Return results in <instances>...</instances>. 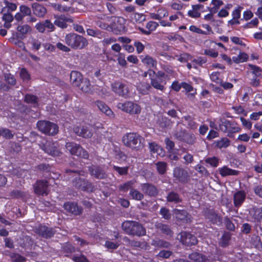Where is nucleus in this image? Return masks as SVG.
<instances>
[{"instance_id": "obj_1", "label": "nucleus", "mask_w": 262, "mask_h": 262, "mask_svg": "<svg viewBox=\"0 0 262 262\" xmlns=\"http://www.w3.org/2000/svg\"><path fill=\"white\" fill-rule=\"evenodd\" d=\"M65 43L73 49H82L88 45V40L83 36L75 33L67 34L64 37Z\"/></svg>"}, {"instance_id": "obj_2", "label": "nucleus", "mask_w": 262, "mask_h": 262, "mask_svg": "<svg viewBox=\"0 0 262 262\" xmlns=\"http://www.w3.org/2000/svg\"><path fill=\"white\" fill-rule=\"evenodd\" d=\"M38 129L42 133L54 136L58 133L59 127L57 124L47 120H39L36 123Z\"/></svg>"}, {"instance_id": "obj_3", "label": "nucleus", "mask_w": 262, "mask_h": 262, "mask_svg": "<svg viewBox=\"0 0 262 262\" xmlns=\"http://www.w3.org/2000/svg\"><path fill=\"white\" fill-rule=\"evenodd\" d=\"M66 148L72 155L84 159H89V152L78 144L73 142H69L66 143Z\"/></svg>"}, {"instance_id": "obj_4", "label": "nucleus", "mask_w": 262, "mask_h": 262, "mask_svg": "<svg viewBox=\"0 0 262 262\" xmlns=\"http://www.w3.org/2000/svg\"><path fill=\"white\" fill-rule=\"evenodd\" d=\"M35 232L39 236L46 239L53 237L56 233L55 228L40 224L35 229Z\"/></svg>"}, {"instance_id": "obj_5", "label": "nucleus", "mask_w": 262, "mask_h": 262, "mask_svg": "<svg viewBox=\"0 0 262 262\" xmlns=\"http://www.w3.org/2000/svg\"><path fill=\"white\" fill-rule=\"evenodd\" d=\"M34 193L37 195H47L49 193V182L46 180H37L33 185Z\"/></svg>"}, {"instance_id": "obj_6", "label": "nucleus", "mask_w": 262, "mask_h": 262, "mask_svg": "<svg viewBox=\"0 0 262 262\" xmlns=\"http://www.w3.org/2000/svg\"><path fill=\"white\" fill-rule=\"evenodd\" d=\"M111 88L113 92L119 96L127 98L129 96V90L127 86L118 81L114 82L111 84Z\"/></svg>"}, {"instance_id": "obj_7", "label": "nucleus", "mask_w": 262, "mask_h": 262, "mask_svg": "<svg viewBox=\"0 0 262 262\" xmlns=\"http://www.w3.org/2000/svg\"><path fill=\"white\" fill-rule=\"evenodd\" d=\"M125 24L126 19L123 17H119L110 25V28L115 34H120L126 30Z\"/></svg>"}, {"instance_id": "obj_8", "label": "nucleus", "mask_w": 262, "mask_h": 262, "mask_svg": "<svg viewBox=\"0 0 262 262\" xmlns=\"http://www.w3.org/2000/svg\"><path fill=\"white\" fill-rule=\"evenodd\" d=\"M57 143L53 141H46L41 146V149L48 154L53 156H59L61 154L57 147Z\"/></svg>"}, {"instance_id": "obj_9", "label": "nucleus", "mask_w": 262, "mask_h": 262, "mask_svg": "<svg viewBox=\"0 0 262 262\" xmlns=\"http://www.w3.org/2000/svg\"><path fill=\"white\" fill-rule=\"evenodd\" d=\"M16 32L12 31V36L10 39H24L28 33L31 31V28L28 25H18Z\"/></svg>"}, {"instance_id": "obj_10", "label": "nucleus", "mask_w": 262, "mask_h": 262, "mask_svg": "<svg viewBox=\"0 0 262 262\" xmlns=\"http://www.w3.org/2000/svg\"><path fill=\"white\" fill-rule=\"evenodd\" d=\"M174 137L177 139L183 141L189 144H193L195 142V136L185 130L178 131L174 134Z\"/></svg>"}, {"instance_id": "obj_11", "label": "nucleus", "mask_w": 262, "mask_h": 262, "mask_svg": "<svg viewBox=\"0 0 262 262\" xmlns=\"http://www.w3.org/2000/svg\"><path fill=\"white\" fill-rule=\"evenodd\" d=\"M64 209L75 215H79L83 212L82 207L78 206V203L75 202H66L63 206Z\"/></svg>"}, {"instance_id": "obj_12", "label": "nucleus", "mask_w": 262, "mask_h": 262, "mask_svg": "<svg viewBox=\"0 0 262 262\" xmlns=\"http://www.w3.org/2000/svg\"><path fill=\"white\" fill-rule=\"evenodd\" d=\"M90 174L98 179H103L107 177V174L103 168L99 166L92 165L88 167Z\"/></svg>"}, {"instance_id": "obj_13", "label": "nucleus", "mask_w": 262, "mask_h": 262, "mask_svg": "<svg viewBox=\"0 0 262 262\" xmlns=\"http://www.w3.org/2000/svg\"><path fill=\"white\" fill-rule=\"evenodd\" d=\"M74 132L79 136L84 138H90L93 133L88 125L75 126L74 128Z\"/></svg>"}, {"instance_id": "obj_14", "label": "nucleus", "mask_w": 262, "mask_h": 262, "mask_svg": "<svg viewBox=\"0 0 262 262\" xmlns=\"http://www.w3.org/2000/svg\"><path fill=\"white\" fill-rule=\"evenodd\" d=\"M73 22V19L69 15H60L56 17L54 24L56 26L64 29L67 28V23H71Z\"/></svg>"}, {"instance_id": "obj_15", "label": "nucleus", "mask_w": 262, "mask_h": 262, "mask_svg": "<svg viewBox=\"0 0 262 262\" xmlns=\"http://www.w3.org/2000/svg\"><path fill=\"white\" fill-rule=\"evenodd\" d=\"M31 8L25 5H21L19 7V11L14 15V18L19 22L22 21L26 16H31Z\"/></svg>"}, {"instance_id": "obj_16", "label": "nucleus", "mask_w": 262, "mask_h": 262, "mask_svg": "<svg viewBox=\"0 0 262 262\" xmlns=\"http://www.w3.org/2000/svg\"><path fill=\"white\" fill-rule=\"evenodd\" d=\"M173 174L174 178L179 181L183 182L187 181L189 177L187 171L180 167L174 168Z\"/></svg>"}, {"instance_id": "obj_17", "label": "nucleus", "mask_w": 262, "mask_h": 262, "mask_svg": "<svg viewBox=\"0 0 262 262\" xmlns=\"http://www.w3.org/2000/svg\"><path fill=\"white\" fill-rule=\"evenodd\" d=\"M181 242L186 245H195L197 243V239L194 235L187 233L182 232L180 234Z\"/></svg>"}, {"instance_id": "obj_18", "label": "nucleus", "mask_w": 262, "mask_h": 262, "mask_svg": "<svg viewBox=\"0 0 262 262\" xmlns=\"http://www.w3.org/2000/svg\"><path fill=\"white\" fill-rule=\"evenodd\" d=\"M33 14L37 17H43L47 13L46 8L38 3H34L31 5Z\"/></svg>"}, {"instance_id": "obj_19", "label": "nucleus", "mask_w": 262, "mask_h": 262, "mask_svg": "<svg viewBox=\"0 0 262 262\" xmlns=\"http://www.w3.org/2000/svg\"><path fill=\"white\" fill-rule=\"evenodd\" d=\"M6 10V8H2L1 13L3 14L2 19L5 21L4 27L9 29L11 27V23L15 18L10 12H8Z\"/></svg>"}, {"instance_id": "obj_20", "label": "nucleus", "mask_w": 262, "mask_h": 262, "mask_svg": "<svg viewBox=\"0 0 262 262\" xmlns=\"http://www.w3.org/2000/svg\"><path fill=\"white\" fill-rule=\"evenodd\" d=\"M66 173H70V172H73V173H76L78 174V176L77 177H75L73 180H72V185L73 186L76 188V189H79L80 188H81V186L82 185V183L84 182V178H82L80 177L81 174L80 173L81 171H77V170H72L71 169H66L65 170Z\"/></svg>"}, {"instance_id": "obj_21", "label": "nucleus", "mask_w": 262, "mask_h": 262, "mask_svg": "<svg viewBox=\"0 0 262 262\" xmlns=\"http://www.w3.org/2000/svg\"><path fill=\"white\" fill-rule=\"evenodd\" d=\"M95 104L97 106L99 110L106 115L110 118L114 117L115 115L113 112L104 102L97 100L95 102Z\"/></svg>"}, {"instance_id": "obj_22", "label": "nucleus", "mask_w": 262, "mask_h": 262, "mask_svg": "<svg viewBox=\"0 0 262 262\" xmlns=\"http://www.w3.org/2000/svg\"><path fill=\"white\" fill-rule=\"evenodd\" d=\"M246 194L243 190H238L233 195V203L235 207H240L245 201Z\"/></svg>"}, {"instance_id": "obj_23", "label": "nucleus", "mask_w": 262, "mask_h": 262, "mask_svg": "<svg viewBox=\"0 0 262 262\" xmlns=\"http://www.w3.org/2000/svg\"><path fill=\"white\" fill-rule=\"evenodd\" d=\"M172 212L178 220L183 221L185 222L191 221V216L185 210L174 209L172 210Z\"/></svg>"}, {"instance_id": "obj_24", "label": "nucleus", "mask_w": 262, "mask_h": 262, "mask_svg": "<svg viewBox=\"0 0 262 262\" xmlns=\"http://www.w3.org/2000/svg\"><path fill=\"white\" fill-rule=\"evenodd\" d=\"M132 148L140 149L143 147L144 139L139 135L132 134Z\"/></svg>"}, {"instance_id": "obj_25", "label": "nucleus", "mask_w": 262, "mask_h": 262, "mask_svg": "<svg viewBox=\"0 0 262 262\" xmlns=\"http://www.w3.org/2000/svg\"><path fill=\"white\" fill-rule=\"evenodd\" d=\"M83 79V76L79 72L76 71H72L71 72L70 81L73 86H77V85H79Z\"/></svg>"}, {"instance_id": "obj_26", "label": "nucleus", "mask_w": 262, "mask_h": 262, "mask_svg": "<svg viewBox=\"0 0 262 262\" xmlns=\"http://www.w3.org/2000/svg\"><path fill=\"white\" fill-rule=\"evenodd\" d=\"M75 248L70 242L64 243L61 248V251L64 254V256L70 257L72 254L75 252Z\"/></svg>"}, {"instance_id": "obj_27", "label": "nucleus", "mask_w": 262, "mask_h": 262, "mask_svg": "<svg viewBox=\"0 0 262 262\" xmlns=\"http://www.w3.org/2000/svg\"><path fill=\"white\" fill-rule=\"evenodd\" d=\"M142 191L150 196H155L158 193V189L157 188L150 184H144L142 186Z\"/></svg>"}, {"instance_id": "obj_28", "label": "nucleus", "mask_w": 262, "mask_h": 262, "mask_svg": "<svg viewBox=\"0 0 262 262\" xmlns=\"http://www.w3.org/2000/svg\"><path fill=\"white\" fill-rule=\"evenodd\" d=\"M158 26L159 24L158 23L153 21H150L146 24V28L148 29V31L144 30L140 26H136V27L142 33L146 35H149L150 34L151 32L155 31Z\"/></svg>"}, {"instance_id": "obj_29", "label": "nucleus", "mask_w": 262, "mask_h": 262, "mask_svg": "<svg viewBox=\"0 0 262 262\" xmlns=\"http://www.w3.org/2000/svg\"><path fill=\"white\" fill-rule=\"evenodd\" d=\"M145 232V229L141 224L132 222V234L142 236L144 235Z\"/></svg>"}, {"instance_id": "obj_30", "label": "nucleus", "mask_w": 262, "mask_h": 262, "mask_svg": "<svg viewBox=\"0 0 262 262\" xmlns=\"http://www.w3.org/2000/svg\"><path fill=\"white\" fill-rule=\"evenodd\" d=\"M250 215L257 222L262 221V207H253L250 211Z\"/></svg>"}, {"instance_id": "obj_31", "label": "nucleus", "mask_w": 262, "mask_h": 262, "mask_svg": "<svg viewBox=\"0 0 262 262\" xmlns=\"http://www.w3.org/2000/svg\"><path fill=\"white\" fill-rule=\"evenodd\" d=\"M219 173L222 177H227L229 176H236L238 173V171L234 169L229 168L226 166H223L219 169Z\"/></svg>"}, {"instance_id": "obj_32", "label": "nucleus", "mask_w": 262, "mask_h": 262, "mask_svg": "<svg viewBox=\"0 0 262 262\" xmlns=\"http://www.w3.org/2000/svg\"><path fill=\"white\" fill-rule=\"evenodd\" d=\"M80 190L87 192H93L95 190V186L89 180L84 179Z\"/></svg>"}, {"instance_id": "obj_33", "label": "nucleus", "mask_w": 262, "mask_h": 262, "mask_svg": "<svg viewBox=\"0 0 262 262\" xmlns=\"http://www.w3.org/2000/svg\"><path fill=\"white\" fill-rule=\"evenodd\" d=\"M230 125L231 123L230 121L225 119H221L220 120L219 128L222 132L224 133L230 132Z\"/></svg>"}, {"instance_id": "obj_34", "label": "nucleus", "mask_w": 262, "mask_h": 262, "mask_svg": "<svg viewBox=\"0 0 262 262\" xmlns=\"http://www.w3.org/2000/svg\"><path fill=\"white\" fill-rule=\"evenodd\" d=\"M189 258L195 262H207L208 259L203 255L197 252L191 253L189 256Z\"/></svg>"}, {"instance_id": "obj_35", "label": "nucleus", "mask_w": 262, "mask_h": 262, "mask_svg": "<svg viewBox=\"0 0 262 262\" xmlns=\"http://www.w3.org/2000/svg\"><path fill=\"white\" fill-rule=\"evenodd\" d=\"M77 87L80 89L83 92H89L91 90V83L90 80L86 78L83 79L79 85H77Z\"/></svg>"}, {"instance_id": "obj_36", "label": "nucleus", "mask_w": 262, "mask_h": 262, "mask_svg": "<svg viewBox=\"0 0 262 262\" xmlns=\"http://www.w3.org/2000/svg\"><path fill=\"white\" fill-rule=\"evenodd\" d=\"M24 101L35 106L38 104V98L35 95L27 94L25 96Z\"/></svg>"}, {"instance_id": "obj_37", "label": "nucleus", "mask_w": 262, "mask_h": 262, "mask_svg": "<svg viewBox=\"0 0 262 262\" xmlns=\"http://www.w3.org/2000/svg\"><path fill=\"white\" fill-rule=\"evenodd\" d=\"M149 148L150 151L153 153H156L160 156L164 155V151L163 148L155 143H149Z\"/></svg>"}, {"instance_id": "obj_38", "label": "nucleus", "mask_w": 262, "mask_h": 262, "mask_svg": "<svg viewBox=\"0 0 262 262\" xmlns=\"http://www.w3.org/2000/svg\"><path fill=\"white\" fill-rule=\"evenodd\" d=\"M206 217L213 223H220L221 219L213 211L209 210L206 213Z\"/></svg>"}, {"instance_id": "obj_39", "label": "nucleus", "mask_w": 262, "mask_h": 262, "mask_svg": "<svg viewBox=\"0 0 262 262\" xmlns=\"http://www.w3.org/2000/svg\"><path fill=\"white\" fill-rule=\"evenodd\" d=\"M142 62L149 68H154L156 66L157 62L149 55H146L142 59Z\"/></svg>"}, {"instance_id": "obj_40", "label": "nucleus", "mask_w": 262, "mask_h": 262, "mask_svg": "<svg viewBox=\"0 0 262 262\" xmlns=\"http://www.w3.org/2000/svg\"><path fill=\"white\" fill-rule=\"evenodd\" d=\"M4 79L10 86H14L16 83V80L13 75L11 73H6L4 75Z\"/></svg>"}, {"instance_id": "obj_41", "label": "nucleus", "mask_w": 262, "mask_h": 262, "mask_svg": "<svg viewBox=\"0 0 262 262\" xmlns=\"http://www.w3.org/2000/svg\"><path fill=\"white\" fill-rule=\"evenodd\" d=\"M156 226L158 230H160L164 234L168 235H171L172 234V231L168 225L162 223H157Z\"/></svg>"}, {"instance_id": "obj_42", "label": "nucleus", "mask_w": 262, "mask_h": 262, "mask_svg": "<svg viewBox=\"0 0 262 262\" xmlns=\"http://www.w3.org/2000/svg\"><path fill=\"white\" fill-rule=\"evenodd\" d=\"M117 107L119 109L127 113H131V102L126 101L124 103L119 102L117 104Z\"/></svg>"}, {"instance_id": "obj_43", "label": "nucleus", "mask_w": 262, "mask_h": 262, "mask_svg": "<svg viewBox=\"0 0 262 262\" xmlns=\"http://www.w3.org/2000/svg\"><path fill=\"white\" fill-rule=\"evenodd\" d=\"M37 169L42 173H50L52 171V166L49 164L41 163L37 166Z\"/></svg>"}, {"instance_id": "obj_44", "label": "nucleus", "mask_w": 262, "mask_h": 262, "mask_svg": "<svg viewBox=\"0 0 262 262\" xmlns=\"http://www.w3.org/2000/svg\"><path fill=\"white\" fill-rule=\"evenodd\" d=\"M167 200L168 202H173L174 203L181 202V199L180 198L178 194L174 192H171L168 194Z\"/></svg>"}, {"instance_id": "obj_45", "label": "nucleus", "mask_w": 262, "mask_h": 262, "mask_svg": "<svg viewBox=\"0 0 262 262\" xmlns=\"http://www.w3.org/2000/svg\"><path fill=\"white\" fill-rule=\"evenodd\" d=\"M216 146L219 148H226L229 146L230 141L226 138H223L215 142Z\"/></svg>"}, {"instance_id": "obj_46", "label": "nucleus", "mask_w": 262, "mask_h": 262, "mask_svg": "<svg viewBox=\"0 0 262 262\" xmlns=\"http://www.w3.org/2000/svg\"><path fill=\"white\" fill-rule=\"evenodd\" d=\"M20 78L24 82H28L31 79V76L27 69L23 68L19 72Z\"/></svg>"}, {"instance_id": "obj_47", "label": "nucleus", "mask_w": 262, "mask_h": 262, "mask_svg": "<svg viewBox=\"0 0 262 262\" xmlns=\"http://www.w3.org/2000/svg\"><path fill=\"white\" fill-rule=\"evenodd\" d=\"M146 20L145 16L140 13H135L132 18V23L140 24Z\"/></svg>"}, {"instance_id": "obj_48", "label": "nucleus", "mask_w": 262, "mask_h": 262, "mask_svg": "<svg viewBox=\"0 0 262 262\" xmlns=\"http://www.w3.org/2000/svg\"><path fill=\"white\" fill-rule=\"evenodd\" d=\"M0 132L1 136L6 139H12L14 137V134L12 133V132L8 128H1Z\"/></svg>"}, {"instance_id": "obj_49", "label": "nucleus", "mask_w": 262, "mask_h": 262, "mask_svg": "<svg viewBox=\"0 0 262 262\" xmlns=\"http://www.w3.org/2000/svg\"><path fill=\"white\" fill-rule=\"evenodd\" d=\"M12 262H25L26 258L18 253L14 252L10 258Z\"/></svg>"}, {"instance_id": "obj_50", "label": "nucleus", "mask_w": 262, "mask_h": 262, "mask_svg": "<svg viewBox=\"0 0 262 262\" xmlns=\"http://www.w3.org/2000/svg\"><path fill=\"white\" fill-rule=\"evenodd\" d=\"M95 92L98 95L102 98L108 95L107 89L105 87L97 86L95 89Z\"/></svg>"}, {"instance_id": "obj_51", "label": "nucleus", "mask_w": 262, "mask_h": 262, "mask_svg": "<svg viewBox=\"0 0 262 262\" xmlns=\"http://www.w3.org/2000/svg\"><path fill=\"white\" fill-rule=\"evenodd\" d=\"M156 168L159 174H164L166 170L167 164L164 162H159L156 164Z\"/></svg>"}, {"instance_id": "obj_52", "label": "nucleus", "mask_w": 262, "mask_h": 262, "mask_svg": "<svg viewBox=\"0 0 262 262\" xmlns=\"http://www.w3.org/2000/svg\"><path fill=\"white\" fill-rule=\"evenodd\" d=\"M230 239V235L228 233H224L222 237H221L220 244L222 247H226L227 246L229 242Z\"/></svg>"}, {"instance_id": "obj_53", "label": "nucleus", "mask_w": 262, "mask_h": 262, "mask_svg": "<svg viewBox=\"0 0 262 262\" xmlns=\"http://www.w3.org/2000/svg\"><path fill=\"white\" fill-rule=\"evenodd\" d=\"M151 245L158 247H168L169 246L167 242L159 239H153Z\"/></svg>"}, {"instance_id": "obj_54", "label": "nucleus", "mask_w": 262, "mask_h": 262, "mask_svg": "<svg viewBox=\"0 0 262 262\" xmlns=\"http://www.w3.org/2000/svg\"><path fill=\"white\" fill-rule=\"evenodd\" d=\"M204 161L205 163L214 167H217L219 165V159L215 157L207 158Z\"/></svg>"}, {"instance_id": "obj_55", "label": "nucleus", "mask_w": 262, "mask_h": 262, "mask_svg": "<svg viewBox=\"0 0 262 262\" xmlns=\"http://www.w3.org/2000/svg\"><path fill=\"white\" fill-rule=\"evenodd\" d=\"M195 169L202 176L207 177L209 176V172L203 166L198 164L195 166Z\"/></svg>"}, {"instance_id": "obj_56", "label": "nucleus", "mask_w": 262, "mask_h": 262, "mask_svg": "<svg viewBox=\"0 0 262 262\" xmlns=\"http://www.w3.org/2000/svg\"><path fill=\"white\" fill-rule=\"evenodd\" d=\"M122 228L125 233L131 235V221H126L122 223Z\"/></svg>"}, {"instance_id": "obj_57", "label": "nucleus", "mask_w": 262, "mask_h": 262, "mask_svg": "<svg viewBox=\"0 0 262 262\" xmlns=\"http://www.w3.org/2000/svg\"><path fill=\"white\" fill-rule=\"evenodd\" d=\"M71 259L74 262H90L86 257L82 254L80 256L73 255Z\"/></svg>"}, {"instance_id": "obj_58", "label": "nucleus", "mask_w": 262, "mask_h": 262, "mask_svg": "<svg viewBox=\"0 0 262 262\" xmlns=\"http://www.w3.org/2000/svg\"><path fill=\"white\" fill-rule=\"evenodd\" d=\"M104 246L108 249L116 250L119 247L120 244L117 242L114 243L112 241H106L105 242Z\"/></svg>"}, {"instance_id": "obj_59", "label": "nucleus", "mask_w": 262, "mask_h": 262, "mask_svg": "<svg viewBox=\"0 0 262 262\" xmlns=\"http://www.w3.org/2000/svg\"><path fill=\"white\" fill-rule=\"evenodd\" d=\"M249 67L252 71V73L256 77H259L261 75L262 71L260 68L253 64H249Z\"/></svg>"}, {"instance_id": "obj_60", "label": "nucleus", "mask_w": 262, "mask_h": 262, "mask_svg": "<svg viewBox=\"0 0 262 262\" xmlns=\"http://www.w3.org/2000/svg\"><path fill=\"white\" fill-rule=\"evenodd\" d=\"M211 4L214 7L211 9L210 11L215 12L220 7L223 5V2L221 0H212Z\"/></svg>"}, {"instance_id": "obj_61", "label": "nucleus", "mask_w": 262, "mask_h": 262, "mask_svg": "<svg viewBox=\"0 0 262 262\" xmlns=\"http://www.w3.org/2000/svg\"><path fill=\"white\" fill-rule=\"evenodd\" d=\"M25 195V193L21 190H13L11 192V196L15 199L22 198Z\"/></svg>"}, {"instance_id": "obj_62", "label": "nucleus", "mask_w": 262, "mask_h": 262, "mask_svg": "<svg viewBox=\"0 0 262 262\" xmlns=\"http://www.w3.org/2000/svg\"><path fill=\"white\" fill-rule=\"evenodd\" d=\"M113 169L118 172L120 176L126 174L128 171V167H120L117 166H114Z\"/></svg>"}, {"instance_id": "obj_63", "label": "nucleus", "mask_w": 262, "mask_h": 262, "mask_svg": "<svg viewBox=\"0 0 262 262\" xmlns=\"http://www.w3.org/2000/svg\"><path fill=\"white\" fill-rule=\"evenodd\" d=\"M243 7L241 6H237L232 13V18L239 20L241 17V12Z\"/></svg>"}, {"instance_id": "obj_64", "label": "nucleus", "mask_w": 262, "mask_h": 262, "mask_svg": "<svg viewBox=\"0 0 262 262\" xmlns=\"http://www.w3.org/2000/svg\"><path fill=\"white\" fill-rule=\"evenodd\" d=\"M160 214L162 215V217L166 220H169L171 218V214L169 210L165 207L161 208Z\"/></svg>"}]
</instances>
